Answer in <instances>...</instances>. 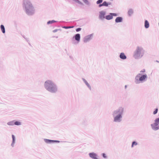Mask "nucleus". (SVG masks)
<instances>
[{"label": "nucleus", "instance_id": "1", "mask_svg": "<svg viewBox=\"0 0 159 159\" xmlns=\"http://www.w3.org/2000/svg\"><path fill=\"white\" fill-rule=\"evenodd\" d=\"M22 6L26 14L28 16L34 15L35 13V9L30 0H23Z\"/></svg>", "mask_w": 159, "mask_h": 159}, {"label": "nucleus", "instance_id": "2", "mask_svg": "<svg viewBox=\"0 0 159 159\" xmlns=\"http://www.w3.org/2000/svg\"><path fill=\"white\" fill-rule=\"evenodd\" d=\"M44 87L47 91L52 93H56L58 91L57 84L51 80H46L44 83Z\"/></svg>", "mask_w": 159, "mask_h": 159}, {"label": "nucleus", "instance_id": "3", "mask_svg": "<svg viewBox=\"0 0 159 159\" xmlns=\"http://www.w3.org/2000/svg\"><path fill=\"white\" fill-rule=\"evenodd\" d=\"M124 112V108L122 107H120L118 109L114 110L112 112L113 122L116 123L120 122L122 120Z\"/></svg>", "mask_w": 159, "mask_h": 159}, {"label": "nucleus", "instance_id": "4", "mask_svg": "<svg viewBox=\"0 0 159 159\" xmlns=\"http://www.w3.org/2000/svg\"><path fill=\"white\" fill-rule=\"evenodd\" d=\"M148 79V76L146 74L139 73L135 76V82L136 84H139L146 81Z\"/></svg>", "mask_w": 159, "mask_h": 159}, {"label": "nucleus", "instance_id": "5", "mask_svg": "<svg viewBox=\"0 0 159 159\" xmlns=\"http://www.w3.org/2000/svg\"><path fill=\"white\" fill-rule=\"evenodd\" d=\"M145 51L142 47L137 46L134 52L133 57L135 59H139L144 55Z\"/></svg>", "mask_w": 159, "mask_h": 159}, {"label": "nucleus", "instance_id": "6", "mask_svg": "<svg viewBox=\"0 0 159 159\" xmlns=\"http://www.w3.org/2000/svg\"><path fill=\"white\" fill-rule=\"evenodd\" d=\"M103 0H98L96 2V4L98 5L99 7H101L103 6L109 7V6L111 5V2H107L106 1H104L103 2Z\"/></svg>", "mask_w": 159, "mask_h": 159}, {"label": "nucleus", "instance_id": "7", "mask_svg": "<svg viewBox=\"0 0 159 159\" xmlns=\"http://www.w3.org/2000/svg\"><path fill=\"white\" fill-rule=\"evenodd\" d=\"M154 122L151 124V127L154 130H157L159 129V117L156 118L154 120Z\"/></svg>", "mask_w": 159, "mask_h": 159}, {"label": "nucleus", "instance_id": "8", "mask_svg": "<svg viewBox=\"0 0 159 159\" xmlns=\"http://www.w3.org/2000/svg\"><path fill=\"white\" fill-rule=\"evenodd\" d=\"M44 141L46 143H47L48 144H51V143H59L60 142H66V141H60L59 140H51L46 139H44Z\"/></svg>", "mask_w": 159, "mask_h": 159}, {"label": "nucleus", "instance_id": "9", "mask_svg": "<svg viewBox=\"0 0 159 159\" xmlns=\"http://www.w3.org/2000/svg\"><path fill=\"white\" fill-rule=\"evenodd\" d=\"M93 34H91L89 35L85 36L83 39V42L86 43L91 40L93 37Z\"/></svg>", "mask_w": 159, "mask_h": 159}, {"label": "nucleus", "instance_id": "10", "mask_svg": "<svg viewBox=\"0 0 159 159\" xmlns=\"http://www.w3.org/2000/svg\"><path fill=\"white\" fill-rule=\"evenodd\" d=\"M106 11H102L99 12V18L102 20L106 18Z\"/></svg>", "mask_w": 159, "mask_h": 159}, {"label": "nucleus", "instance_id": "11", "mask_svg": "<svg viewBox=\"0 0 159 159\" xmlns=\"http://www.w3.org/2000/svg\"><path fill=\"white\" fill-rule=\"evenodd\" d=\"M73 39H75L77 42L80 41V35L79 34H75L73 37Z\"/></svg>", "mask_w": 159, "mask_h": 159}, {"label": "nucleus", "instance_id": "12", "mask_svg": "<svg viewBox=\"0 0 159 159\" xmlns=\"http://www.w3.org/2000/svg\"><path fill=\"white\" fill-rule=\"evenodd\" d=\"M119 57L122 60H125L127 59V56L123 52H121L119 55Z\"/></svg>", "mask_w": 159, "mask_h": 159}, {"label": "nucleus", "instance_id": "13", "mask_svg": "<svg viewBox=\"0 0 159 159\" xmlns=\"http://www.w3.org/2000/svg\"><path fill=\"white\" fill-rule=\"evenodd\" d=\"M123 18L121 16H118L116 17L115 20V22L116 23H121L123 21Z\"/></svg>", "mask_w": 159, "mask_h": 159}, {"label": "nucleus", "instance_id": "14", "mask_svg": "<svg viewBox=\"0 0 159 159\" xmlns=\"http://www.w3.org/2000/svg\"><path fill=\"white\" fill-rule=\"evenodd\" d=\"M113 18L112 13H110L108 15L106 16L105 19L107 20H110Z\"/></svg>", "mask_w": 159, "mask_h": 159}, {"label": "nucleus", "instance_id": "15", "mask_svg": "<svg viewBox=\"0 0 159 159\" xmlns=\"http://www.w3.org/2000/svg\"><path fill=\"white\" fill-rule=\"evenodd\" d=\"M11 137L12 138V142L11 144V146L12 147H14V144L15 143L16 138L15 136L13 134H12L11 135Z\"/></svg>", "mask_w": 159, "mask_h": 159}, {"label": "nucleus", "instance_id": "16", "mask_svg": "<svg viewBox=\"0 0 159 159\" xmlns=\"http://www.w3.org/2000/svg\"><path fill=\"white\" fill-rule=\"evenodd\" d=\"M82 80L83 82H84V83L86 85V86H87V87L89 88V89L90 90H91V88L90 85V84H89V83L87 82V81L84 78H82Z\"/></svg>", "mask_w": 159, "mask_h": 159}, {"label": "nucleus", "instance_id": "17", "mask_svg": "<svg viewBox=\"0 0 159 159\" xmlns=\"http://www.w3.org/2000/svg\"><path fill=\"white\" fill-rule=\"evenodd\" d=\"M144 27L146 29H148L149 27V24L147 20H145L144 23Z\"/></svg>", "mask_w": 159, "mask_h": 159}, {"label": "nucleus", "instance_id": "18", "mask_svg": "<svg viewBox=\"0 0 159 159\" xmlns=\"http://www.w3.org/2000/svg\"><path fill=\"white\" fill-rule=\"evenodd\" d=\"M1 31L3 34L5 33V29L4 26L3 25H1L0 26Z\"/></svg>", "mask_w": 159, "mask_h": 159}, {"label": "nucleus", "instance_id": "19", "mask_svg": "<svg viewBox=\"0 0 159 159\" xmlns=\"http://www.w3.org/2000/svg\"><path fill=\"white\" fill-rule=\"evenodd\" d=\"M134 13L132 9H129L128 12V14L129 16H130L133 14Z\"/></svg>", "mask_w": 159, "mask_h": 159}, {"label": "nucleus", "instance_id": "20", "mask_svg": "<svg viewBox=\"0 0 159 159\" xmlns=\"http://www.w3.org/2000/svg\"><path fill=\"white\" fill-rule=\"evenodd\" d=\"M57 22V21H56V20H50L48 21L47 22V25L51 24H53V23H54Z\"/></svg>", "mask_w": 159, "mask_h": 159}, {"label": "nucleus", "instance_id": "21", "mask_svg": "<svg viewBox=\"0 0 159 159\" xmlns=\"http://www.w3.org/2000/svg\"><path fill=\"white\" fill-rule=\"evenodd\" d=\"M138 144V143L136 141H133L132 143L131 147L133 148L134 146H136Z\"/></svg>", "mask_w": 159, "mask_h": 159}, {"label": "nucleus", "instance_id": "22", "mask_svg": "<svg viewBox=\"0 0 159 159\" xmlns=\"http://www.w3.org/2000/svg\"><path fill=\"white\" fill-rule=\"evenodd\" d=\"M21 123L18 121H17L16 120H15L14 121V125H21Z\"/></svg>", "mask_w": 159, "mask_h": 159}, {"label": "nucleus", "instance_id": "23", "mask_svg": "<svg viewBox=\"0 0 159 159\" xmlns=\"http://www.w3.org/2000/svg\"><path fill=\"white\" fill-rule=\"evenodd\" d=\"M14 121L15 120L12 121L8 122L7 123V124L9 125H14Z\"/></svg>", "mask_w": 159, "mask_h": 159}, {"label": "nucleus", "instance_id": "24", "mask_svg": "<svg viewBox=\"0 0 159 159\" xmlns=\"http://www.w3.org/2000/svg\"><path fill=\"white\" fill-rule=\"evenodd\" d=\"M101 156L104 159H107L108 158L107 156V155L106 154L104 153H102Z\"/></svg>", "mask_w": 159, "mask_h": 159}, {"label": "nucleus", "instance_id": "25", "mask_svg": "<svg viewBox=\"0 0 159 159\" xmlns=\"http://www.w3.org/2000/svg\"><path fill=\"white\" fill-rule=\"evenodd\" d=\"M73 0L77 3H78L79 4H80L81 5H83V3L79 0Z\"/></svg>", "mask_w": 159, "mask_h": 159}, {"label": "nucleus", "instance_id": "26", "mask_svg": "<svg viewBox=\"0 0 159 159\" xmlns=\"http://www.w3.org/2000/svg\"><path fill=\"white\" fill-rule=\"evenodd\" d=\"M158 111V108L157 107V108H156L155 109L154 111H153V114L154 115L156 114L157 113Z\"/></svg>", "mask_w": 159, "mask_h": 159}, {"label": "nucleus", "instance_id": "27", "mask_svg": "<svg viewBox=\"0 0 159 159\" xmlns=\"http://www.w3.org/2000/svg\"><path fill=\"white\" fill-rule=\"evenodd\" d=\"M83 1L86 4L89 5V2L88 0H83Z\"/></svg>", "mask_w": 159, "mask_h": 159}, {"label": "nucleus", "instance_id": "28", "mask_svg": "<svg viewBox=\"0 0 159 159\" xmlns=\"http://www.w3.org/2000/svg\"><path fill=\"white\" fill-rule=\"evenodd\" d=\"M82 29L81 28H76V29H75V31L76 32H79L80 31H81V30Z\"/></svg>", "mask_w": 159, "mask_h": 159}, {"label": "nucleus", "instance_id": "29", "mask_svg": "<svg viewBox=\"0 0 159 159\" xmlns=\"http://www.w3.org/2000/svg\"><path fill=\"white\" fill-rule=\"evenodd\" d=\"M112 15L113 16V17L114 16H119V14L117 13H112Z\"/></svg>", "mask_w": 159, "mask_h": 159}, {"label": "nucleus", "instance_id": "30", "mask_svg": "<svg viewBox=\"0 0 159 159\" xmlns=\"http://www.w3.org/2000/svg\"><path fill=\"white\" fill-rule=\"evenodd\" d=\"M61 27L63 28L66 29H69V27L68 26H61Z\"/></svg>", "mask_w": 159, "mask_h": 159}, {"label": "nucleus", "instance_id": "31", "mask_svg": "<svg viewBox=\"0 0 159 159\" xmlns=\"http://www.w3.org/2000/svg\"><path fill=\"white\" fill-rule=\"evenodd\" d=\"M23 37L26 40L27 42H28L29 41L28 39L27 38H25V35L23 36Z\"/></svg>", "mask_w": 159, "mask_h": 159}, {"label": "nucleus", "instance_id": "32", "mask_svg": "<svg viewBox=\"0 0 159 159\" xmlns=\"http://www.w3.org/2000/svg\"><path fill=\"white\" fill-rule=\"evenodd\" d=\"M58 31H59V30H58V29H56L53 30L52 32L53 33H56Z\"/></svg>", "mask_w": 159, "mask_h": 159}, {"label": "nucleus", "instance_id": "33", "mask_svg": "<svg viewBox=\"0 0 159 159\" xmlns=\"http://www.w3.org/2000/svg\"><path fill=\"white\" fill-rule=\"evenodd\" d=\"M145 72V69H143L142 70H141V71H140V73H144Z\"/></svg>", "mask_w": 159, "mask_h": 159}, {"label": "nucleus", "instance_id": "34", "mask_svg": "<svg viewBox=\"0 0 159 159\" xmlns=\"http://www.w3.org/2000/svg\"><path fill=\"white\" fill-rule=\"evenodd\" d=\"M69 27V29H71V28H73L74 27V26H68Z\"/></svg>", "mask_w": 159, "mask_h": 159}, {"label": "nucleus", "instance_id": "35", "mask_svg": "<svg viewBox=\"0 0 159 159\" xmlns=\"http://www.w3.org/2000/svg\"><path fill=\"white\" fill-rule=\"evenodd\" d=\"M69 57L71 59H73V57H72V56L71 55H70L69 56Z\"/></svg>", "mask_w": 159, "mask_h": 159}, {"label": "nucleus", "instance_id": "36", "mask_svg": "<svg viewBox=\"0 0 159 159\" xmlns=\"http://www.w3.org/2000/svg\"><path fill=\"white\" fill-rule=\"evenodd\" d=\"M61 22H63V23H68L70 22H66V21H61Z\"/></svg>", "mask_w": 159, "mask_h": 159}, {"label": "nucleus", "instance_id": "37", "mask_svg": "<svg viewBox=\"0 0 159 159\" xmlns=\"http://www.w3.org/2000/svg\"><path fill=\"white\" fill-rule=\"evenodd\" d=\"M127 87V85H125V89H126Z\"/></svg>", "mask_w": 159, "mask_h": 159}, {"label": "nucleus", "instance_id": "38", "mask_svg": "<svg viewBox=\"0 0 159 159\" xmlns=\"http://www.w3.org/2000/svg\"><path fill=\"white\" fill-rule=\"evenodd\" d=\"M58 30H60V31H61V29H58Z\"/></svg>", "mask_w": 159, "mask_h": 159}, {"label": "nucleus", "instance_id": "39", "mask_svg": "<svg viewBox=\"0 0 159 159\" xmlns=\"http://www.w3.org/2000/svg\"><path fill=\"white\" fill-rule=\"evenodd\" d=\"M65 51H67V50H66V49H65Z\"/></svg>", "mask_w": 159, "mask_h": 159}, {"label": "nucleus", "instance_id": "40", "mask_svg": "<svg viewBox=\"0 0 159 159\" xmlns=\"http://www.w3.org/2000/svg\"><path fill=\"white\" fill-rule=\"evenodd\" d=\"M56 38H58V36H57V37H56Z\"/></svg>", "mask_w": 159, "mask_h": 159}, {"label": "nucleus", "instance_id": "41", "mask_svg": "<svg viewBox=\"0 0 159 159\" xmlns=\"http://www.w3.org/2000/svg\"><path fill=\"white\" fill-rule=\"evenodd\" d=\"M157 61V62H159V61Z\"/></svg>", "mask_w": 159, "mask_h": 159}, {"label": "nucleus", "instance_id": "42", "mask_svg": "<svg viewBox=\"0 0 159 159\" xmlns=\"http://www.w3.org/2000/svg\"><path fill=\"white\" fill-rule=\"evenodd\" d=\"M29 44L30 45V43H29Z\"/></svg>", "mask_w": 159, "mask_h": 159}]
</instances>
